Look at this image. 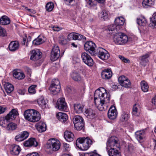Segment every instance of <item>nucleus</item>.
Segmentation results:
<instances>
[{
    "instance_id": "nucleus-11",
    "label": "nucleus",
    "mask_w": 156,
    "mask_h": 156,
    "mask_svg": "<svg viewBox=\"0 0 156 156\" xmlns=\"http://www.w3.org/2000/svg\"><path fill=\"white\" fill-rule=\"evenodd\" d=\"M56 107L60 110H65L66 109L67 105L64 98H60L58 100Z\"/></svg>"
},
{
    "instance_id": "nucleus-7",
    "label": "nucleus",
    "mask_w": 156,
    "mask_h": 156,
    "mask_svg": "<svg viewBox=\"0 0 156 156\" xmlns=\"http://www.w3.org/2000/svg\"><path fill=\"white\" fill-rule=\"evenodd\" d=\"M96 54L99 58L102 60H107L109 57L108 52L101 48H99L96 50Z\"/></svg>"
},
{
    "instance_id": "nucleus-49",
    "label": "nucleus",
    "mask_w": 156,
    "mask_h": 156,
    "mask_svg": "<svg viewBox=\"0 0 156 156\" xmlns=\"http://www.w3.org/2000/svg\"><path fill=\"white\" fill-rule=\"evenodd\" d=\"M76 33H71L68 35L67 39L69 41L76 40Z\"/></svg>"
},
{
    "instance_id": "nucleus-59",
    "label": "nucleus",
    "mask_w": 156,
    "mask_h": 156,
    "mask_svg": "<svg viewBox=\"0 0 156 156\" xmlns=\"http://www.w3.org/2000/svg\"><path fill=\"white\" fill-rule=\"evenodd\" d=\"M57 81H58L59 82V85L60 84V82L58 79H53L52 80V83L51 85H55L56 86V84L57 83Z\"/></svg>"
},
{
    "instance_id": "nucleus-54",
    "label": "nucleus",
    "mask_w": 156,
    "mask_h": 156,
    "mask_svg": "<svg viewBox=\"0 0 156 156\" xmlns=\"http://www.w3.org/2000/svg\"><path fill=\"white\" fill-rule=\"evenodd\" d=\"M75 0H64L65 3L68 5L73 6L75 4Z\"/></svg>"
},
{
    "instance_id": "nucleus-22",
    "label": "nucleus",
    "mask_w": 156,
    "mask_h": 156,
    "mask_svg": "<svg viewBox=\"0 0 156 156\" xmlns=\"http://www.w3.org/2000/svg\"><path fill=\"white\" fill-rule=\"evenodd\" d=\"M19 46V44L18 41H12L9 44L8 48L10 51H14L18 49Z\"/></svg>"
},
{
    "instance_id": "nucleus-50",
    "label": "nucleus",
    "mask_w": 156,
    "mask_h": 156,
    "mask_svg": "<svg viewBox=\"0 0 156 156\" xmlns=\"http://www.w3.org/2000/svg\"><path fill=\"white\" fill-rule=\"evenodd\" d=\"M76 40H85L86 39V37L78 33H76Z\"/></svg>"
},
{
    "instance_id": "nucleus-42",
    "label": "nucleus",
    "mask_w": 156,
    "mask_h": 156,
    "mask_svg": "<svg viewBox=\"0 0 156 156\" xmlns=\"http://www.w3.org/2000/svg\"><path fill=\"white\" fill-rule=\"evenodd\" d=\"M137 23L138 25L142 26L145 25L147 23V21L144 17L142 19H137Z\"/></svg>"
},
{
    "instance_id": "nucleus-1",
    "label": "nucleus",
    "mask_w": 156,
    "mask_h": 156,
    "mask_svg": "<svg viewBox=\"0 0 156 156\" xmlns=\"http://www.w3.org/2000/svg\"><path fill=\"white\" fill-rule=\"evenodd\" d=\"M107 93L105 89L103 87H100L95 91L94 97V104L97 108L100 111L106 110L108 107L107 105L105 103L106 99L109 101V98L107 97Z\"/></svg>"
},
{
    "instance_id": "nucleus-18",
    "label": "nucleus",
    "mask_w": 156,
    "mask_h": 156,
    "mask_svg": "<svg viewBox=\"0 0 156 156\" xmlns=\"http://www.w3.org/2000/svg\"><path fill=\"white\" fill-rule=\"evenodd\" d=\"M112 72L110 69H106L102 72L101 76L103 79L108 80L112 77Z\"/></svg>"
},
{
    "instance_id": "nucleus-52",
    "label": "nucleus",
    "mask_w": 156,
    "mask_h": 156,
    "mask_svg": "<svg viewBox=\"0 0 156 156\" xmlns=\"http://www.w3.org/2000/svg\"><path fill=\"white\" fill-rule=\"evenodd\" d=\"M127 78V77L123 75L121 76L118 79V81L121 86Z\"/></svg>"
},
{
    "instance_id": "nucleus-33",
    "label": "nucleus",
    "mask_w": 156,
    "mask_h": 156,
    "mask_svg": "<svg viewBox=\"0 0 156 156\" xmlns=\"http://www.w3.org/2000/svg\"><path fill=\"white\" fill-rule=\"evenodd\" d=\"M154 1L155 0H144L142 5L144 7L147 8L153 5Z\"/></svg>"
},
{
    "instance_id": "nucleus-5",
    "label": "nucleus",
    "mask_w": 156,
    "mask_h": 156,
    "mask_svg": "<svg viewBox=\"0 0 156 156\" xmlns=\"http://www.w3.org/2000/svg\"><path fill=\"white\" fill-rule=\"evenodd\" d=\"M60 146L59 141L54 138L49 139L46 145L47 148L55 151H58L60 148Z\"/></svg>"
},
{
    "instance_id": "nucleus-40",
    "label": "nucleus",
    "mask_w": 156,
    "mask_h": 156,
    "mask_svg": "<svg viewBox=\"0 0 156 156\" xmlns=\"http://www.w3.org/2000/svg\"><path fill=\"white\" fill-rule=\"evenodd\" d=\"M129 118V114L125 112H123L121 114L120 120L121 122L126 121L128 120Z\"/></svg>"
},
{
    "instance_id": "nucleus-61",
    "label": "nucleus",
    "mask_w": 156,
    "mask_h": 156,
    "mask_svg": "<svg viewBox=\"0 0 156 156\" xmlns=\"http://www.w3.org/2000/svg\"><path fill=\"white\" fill-rule=\"evenodd\" d=\"M26 90L24 89H19L18 90V93L21 95H24L25 93Z\"/></svg>"
},
{
    "instance_id": "nucleus-63",
    "label": "nucleus",
    "mask_w": 156,
    "mask_h": 156,
    "mask_svg": "<svg viewBox=\"0 0 156 156\" xmlns=\"http://www.w3.org/2000/svg\"><path fill=\"white\" fill-rule=\"evenodd\" d=\"M26 156H40L39 154L36 152L33 153L27 154Z\"/></svg>"
},
{
    "instance_id": "nucleus-58",
    "label": "nucleus",
    "mask_w": 156,
    "mask_h": 156,
    "mask_svg": "<svg viewBox=\"0 0 156 156\" xmlns=\"http://www.w3.org/2000/svg\"><path fill=\"white\" fill-rule=\"evenodd\" d=\"M138 109L136 107V105L135 104L133 106V115L136 116L137 115V112Z\"/></svg>"
},
{
    "instance_id": "nucleus-46",
    "label": "nucleus",
    "mask_w": 156,
    "mask_h": 156,
    "mask_svg": "<svg viewBox=\"0 0 156 156\" xmlns=\"http://www.w3.org/2000/svg\"><path fill=\"white\" fill-rule=\"evenodd\" d=\"M37 86L35 85H33L30 86L29 87L28 90L29 93L31 94H35L36 93L35 88Z\"/></svg>"
},
{
    "instance_id": "nucleus-23",
    "label": "nucleus",
    "mask_w": 156,
    "mask_h": 156,
    "mask_svg": "<svg viewBox=\"0 0 156 156\" xmlns=\"http://www.w3.org/2000/svg\"><path fill=\"white\" fill-rule=\"evenodd\" d=\"M109 14L108 11L105 10H103L99 12L98 16L101 20H105L108 19Z\"/></svg>"
},
{
    "instance_id": "nucleus-55",
    "label": "nucleus",
    "mask_w": 156,
    "mask_h": 156,
    "mask_svg": "<svg viewBox=\"0 0 156 156\" xmlns=\"http://www.w3.org/2000/svg\"><path fill=\"white\" fill-rule=\"evenodd\" d=\"M108 29L109 31H114L115 30H119L117 29L116 27V26L115 24L109 26L108 27Z\"/></svg>"
},
{
    "instance_id": "nucleus-9",
    "label": "nucleus",
    "mask_w": 156,
    "mask_h": 156,
    "mask_svg": "<svg viewBox=\"0 0 156 156\" xmlns=\"http://www.w3.org/2000/svg\"><path fill=\"white\" fill-rule=\"evenodd\" d=\"M83 61L89 66H92L94 64V61L92 58L87 53H83L81 55Z\"/></svg>"
},
{
    "instance_id": "nucleus-35",
    "label": "nucleus",
    "mask_w": 156,
    "mask_h": 156,
    "mask_svg": "<svg viewBox=\"0 0 156 156\" xmlns=\"http://www.w3.org/2000/svg\"><path fill=\"white\" fill-rule=\"evenodd\" d=\"M37 103L39 106L41 107L42 109L45 108L47 106V101L43 98H40L38 99Z\"/></svg>"
},
{
    "instance_id": "nucleus-62",
    "label": "nucleus",
    "mask_w": 156,
    "mask_h": 156,
    "mask_svg": "<svg viewBox=\"0 0 156 156\" xmlns=\"http://www.w3.org/2000/svg\"><path fill=\"white\" fill-rule=\"evenodd\" d=\"M87 5H88L90 7H91L94 5V4L92 0H89L87 2Z\"/></svg>"
},
{
    "instance_id": "nucleus-14",
    "label": "nucleus",
    "mask_w": 156,
    "mask_h": 156,
    "mask_svg": "<svg viewBox=\"0 0 156 156\" xmlns=\"http://www.w3.org/2000/svg\"><path fill=\"white\" fill-rule=\"evenodd\" d=\"M150 53L148 52L140 56V63L143 66H145L148 62V58L150 55Z\"/></svg>"
},
{
    "instance_id": "nucleus-51",
    "label": "nucleus",
    "mask_w": 156,
    "mask_h": 156,
    "mask_svg": "<svg viewBox=\"0 0 156 156\" xmlns=\"http://www.w3.org/2000/svg\"><path fill=\"white\" fill-rule=\"evenodd\" d=\"M118 57L119 58L122 62L127 63H129L130 62L129 59L122 55H119Z\"/></svg>"
},
{
    "instance_id": "nucleus-43",
    "label": "nucleus",
    "mask_w": 156,
    "mask_h": 156,
    "mask_svg": "<svg viewBox=\"0 0 156 156\" xmlns=\"http://www.w3.org/2000/svg\"><path fill=\"white\" fill-rule=\"evenodd\" d=\"M54 7V5L52 2H48L46 5V9L48 12H51L53 10Z\"/></svg>"
},
{
    "instance_id": "nucleus-16",
    "label": "nucleus",
    "mask_w": 156,
    "mask_h": 156,
    "mask_svg": "<svg viewBox=\"0 0 156 156\" xmlns=\"http://www.w3.org/2000/svg\"><path fill=\"white\" fill-rule=\"evenodd\" d=\"M41 118V116L39 113L36 111L30 116L27 120L32 122H36L39 121Z\"/></svg>"
},
{
    "instance_id": "nucleus-41",
    "label": "nucleus",
    "mask_w": 156,
    "mask_h": 156,
    "mask_svg": "<svg viewBox=\"0 0 156 156\" xmlns=\"http://www.w3.org/2000/svg\"><path fill=\"white\" fill-rule=\"evenodd\" d=\"M73 120L74 124L84 122L83 118L79 115L75 116L73 119Z\"/></svg>"
},
{
    "instance_id": "nucleus-13",
    "label": "nucleus",
    "mask_w": 156,
    "mask_h": 156,
    "mask_svg": "<svg viewBox=\"0 0 156 156\" xmlns=\"http://www.w3.org/2000/svg\"><path fill=\"white\" fill-rule=\"evenodd\" d=\"M31 53L32 55L30 59L32 60H37L41 57L42 53L39 49L32 50Z\"/></svg>"
},
{
    "instance_id": "nucleus-44",
    "label": "nucleus",
    "mask_w": 156,
    "mask_h": 156,
    "mask_svg": "<svg viewBox=\"0 0 156 156\" xmlns=\"http://www.w3.org/2000/svg\"><path fill=\"white\" fill-rule=\"evenodd\" d=\"M17 127L16 124L13 122L9 123L7 125V129L9 130H12L15 129Z\"/></svg>"
},
{
    "instance_id": "nucleus-60",
    "label": "nucleus",
    "mask_w": 156,
    "mask_h": 156,
    "mask_svg": "<svg viewBox=\"0 0 156 156\" xmlns=\"http://www.w3.org/2000/svg\"><path fill=\"white\" fill-rule=\"evenodd\" d=\"M7 109V108L0 106V114L4 113Z\"/></svg>"
},
{
    "instance_id": "nucleus-3",
    "label": "nucleus",
    "mask_w": 156,
    "mask_h": 156,
    "mask_svg": "<svg viewBox=\"0 0 156 156\" xmlns=\"http://www.w3.org/2000/svg\"><path fill=\"white\" fill-rule=\"evenodd\" d=\"M113 41L115 43L118 45H123L126 44L129 40L127 35L124 33L119 32L114 36Z\"/></svg>"
},
{
    "instance_id": "nucleus-27",
    "label": "nucleus",
    "mask_w": 156,
    "mask_h": 156,
    "mask_svg": "<svg viewBox=\"0 0 156 156\" xmlns=\"http://www.w3.org/2000/svg\"><path fill=\"white\" fill-rule=\"evenodd\" d=\"M36 127L37 130L40 132L45 131L46 129V125L42 122H40L37 125Z\"/></svg>"
},
{
    "instance_id": "nucleus-15",
    "label": "nucleus",
    "mask_w": 156,
    "mask_h": 156,
    "mask_svg": "<svg viewBox=\"0 0 156 156\" xmlns=\"http://www.w3.org/2000/svg\"><path fill=\"white\" fill-rule=\"evenodd\" d=\"M38 145V143L34 138H30L24 143V145L26 147L34 146L37 147Z\"/></svg>"
},
{
    "instance_id": "nucleus-38",
    "label": "nucleus",
    "mask_w": 156,
    "mask_h": 156,
    "mask_svg": "<svg viewBox=\"0 0 156 156\" xmlns=\"http://www.w3.org/2000/svg\"><path fill=\"white\" fill-rule=\"evenodd\" d=\"M13 75L15 78L18 80H22L25 77V75L24 73L16 71H14Z\"/></svg>"
},
{
    "instance_id": "nucleus-37",
    "label": "nucleus",
    "mask_w": 156,
    "mask_h": 156,
    "mask_svg": "<svg viewBox=\"0 0 156 156\" xmlns=\"http://www.w3.org/2000/svg\"><path fill=\"white\" fill-rule=\"evenodd\" d=\"M37 111L34 109H28L26 110L24 113V115L26 119L27 120L30 118V116L36 112Z\"/></svg>"
},
{
    "instance_id": "nucleus-53",
    "label": "nucleus",
    "mask_w": 156,
    "mask_h": 156,
    "mask_svg": "<svg viewBox=\"0 0 156 156\" xmlns=\"http://www.w3.org/2000/svg\"><path fill=\"white\" fill-rule=\"evenodd\" d=\"M83 154L84 156H101L98 154L93 152L83 153Z\"/></svg>"
},
{
    "instance_id": "nucleus-56",
    "label": "nucleus",
    "mask_w": 156,
    "mask_h": 156,
    "mask_svg": "<svg viewBox=\"0 0 156 156\" xmlns=\"http://www.w3.org/2000/svg\"><path fill=\"white\" fill-rule=\"evenodd\" d=\"M20 134L22 136L24 140L27 138L29 135L28 133L26 131L23 132Z\"/></svg>"
},
{
    "instance_id": "nucleus-57",
    "label": "nucleus",
    "mask_w": 156,
    "mask_h": 156,
    "mask_svg": "<svg viewBox=\"0 0 156 156\" xmlns=\"http://www.w3.org/2000/svg\"><path fill=\"white\" fill-rule=\"evenodd\" d=\"M15 139V140L17 141H22L24 140L22 136L20 134L16 136Z\"/></svg>"
},
{
    "instance_id": "nucleus-4",
    "label": "nucleus",
    "mask_w": 156,
    "mask_h": 156,
    "mask_svg": "<svg viewBox=\"0 0 156 156\" xmlns=\"http://www.w3.org/2000/svg\"><path fill=\"white\" fill-rule=\"evenodd\" d=\"M18 115V111L15 109H12L5 117V119H3L0 121V125L3 127L7 125L6 122L7 121L11 119H14Z\"/></svg>"
},
{
    "instance_id": "nucleus-25",
    "label": "nucleus",
    "mask_w": 156,
    "mask_h": 156,
    "mask_svg": "<svg viewBox=\"0 0 156 156\" xmlns=\"http://www.w3.org/2000/svg\"><path fill=\"white\" fill-rule=\"evenodd\" d=\"M10 23V18L7 16L4 15L0 18V25H6L9 24Z\"/></svg>"
},
{
    "instance_id": "nucleus-36",
    "label": "nucleus",
    "mask_w": 156,
    "mask_h": 156,
    "mask_svg": "<svg viewBox=\"0 0 156 156\" xmlns=\"http://www.w3.org/2000/svg\"><path fill=\"white\" fill-rule=\"evenodd\" d=\"M84 106L80 104H75L74 105V110L76 113H80L83 112Z\"/></svg>"
},
{
    "instance_id": "nucleus-45",
    "label": "nucleus",
    "mask_w": 156,
    "mask_h": 156,
    "mask_svg": "<svg viewBox=\"0 0 156 156\" xmlns=\"http://www.w3.org/2000/svg\"><path fill=\"white\" fill-rule=\"evenodd\" d=\"M74 124L75 128L77 130H80L82 129H83L84 126V122L74 123Z\"/></svg>"
},
{
    "instance_id": "nucleus-34",
    "label": "nucleus",
    "mask_w": 156,
    "mask_h": 156,
    "mask_svg": "<svg viewBox=\"0 0 156 156\" xmlns=\"http://www.w3.org/2000/svg\"><path fill=\"white\" fill-rule=\"evenodd\" d=\"M44 42V37L39 36L33 41V44L35 45H39Z\"/></svg>"
},
{
    "instance_id": "nucleus-48",
    "label": "nucleus",
    "mask_w": 156,
    "mask_h": 156,
    "mask_svg": "<svg viewBox=\"0 0 156 156\" xmlns=\"http://www.w3.org/2000/svg\"><path fill=\"white\" fill-rule=\"evenodd\" d=\"M7 36L6 30L0 26V37H5Z\"/></svg>"
},
{
    "instance_id": "nucleus-30",
    "label": "nucleus",
    "mask_w": 156,
    "mask_h": 156,
    "mask_svg": "<svg viewBox=\"0 0 156 156\" xmlns=\"http://www.w3.org/2000/svg\"><path fill=\"white\" fill-rule=\"evenodd\" d=\"M85 115L87 118L89 119H93L94 117L95 113L94 111L91 109H87L85 112Z\"/></svg>"
},
{
    "instance_id": "nucleus-21",
    "label": "nucleus",
    "mask_w": 156,
    "mask_h": 156,
    "mask_svg": "<svg viewBox=\"0 0 156 156\" xmlns=\"http://www.w3.org/2000/svg\"><path fill=\"white\" fill-rule=\"evenodd\" d=\"M55 85H51L49 88V90L54 94H56L58 93L60 90V85H59V82L57 81Z\"/></svg>"
},
{
    "instance_id": "nucleus-10",
    "label": "nucleus",
    "mask_w": 156,
    "mask_h": 156,
    "mask_svg": "<svg viewBox=\"0 0 156 156\" xmlns=\"http://www.w3.org/2000/svg\"><path fill=\"white\" fill-rule=\"evenodd\" d=\"M60 54V51L58 46H55L52 49L51 52V59L52 61L57 60L59 58Z\"/></svg>"
},
{
    "instance_id": "nucleus-47",
    "label": "nucleus",
    "mask_w": 156,
    "mask_h": 156,
    "mask_svg": "<svg viewBox=\"0 0 156 156\" xmlns=\"http://www.w3.org/2000/svg\"><path fill=\"white\" fill-rule=\"evenodd\" d=\"M122 86L126 88H129L131 86V82L130 80L127 78L126 80H125L124 83H122Z\"/></svg>"
},
{
    "instance_id": "nucleus-28",
    "label": "nucleus",
    "mask_w": 156,
    "mask_h": 156,
    "mask_svg": "<svg viewBox=\"0 0 156 156\" xmlns=\"http://www.w3.org/2000/svg\"><path fill=\"white\" fill-rule=\"evenodd\" d=\"M56 116L57 118L62 122L66 121L68 118L67 115L64 113L59 112Z\"/></svg>"
},
{
    "instance_id": "nucleus-12",
    "label": "nucleus",
    "mask_w": 156,
    "mask_h": 156,
    "mask_svg": "<svg viewBox=\"0 0 156 156\" xmlns=\"http://www.w3.org/2000/svg\"><path fill=\"white\" fill-rule=\"evenodd\" d=\"M117 114V112L115 107L114 106H112L108 111V117L110 119H114L116 118Z\"/></svg>"
},
{
    "instance_id": "nucleus-24",
    "label": "nucleus",
    "mask_w": 156,
    "mask_h": 156,
    "mask_svg": "<svg viewBox=\"0 0 156 156\" xmlns=\"http://www.w3.org/2000/svg\"><path fill=\"white\" fill-rule=\"evenodd\" d=\"M64 137L67 141L70 142L73 140L74 136L72 133L66 131L64 133Z\"/></svg>"
},
{
    "instance_id": "nucleus-39",
    "label": "nucleus",
    "mask_w": 156,
    "mask_h": 156,
    "mask_svg": "<svg viewBox=\"0 0 156 156\" xmlns=\"http://www.w3.org/2000/svg\"><path fill=\"white\" fill-rule=\"evenodd\" d=\"M140 86L142 90L144 92H147L148 90L149 87L147 83L143 80L141 81Z\"/></svg>"
},
{
    "instance_id": "nucleus-6",
    "label": "nucleus",
    "mask_w": 156,
    "mask_h": 156,
    "mask_svg": "<svg viewBox=\"0 0 156 156\" xmlns=\"http://www.w3.org/2000/svg\"><path fill=\"white\" fill-rule=\"evenodd\" d=\"M106 144V150L113 148L120 149V145L118 142L115 136H113L109 138Z\"/></svg>"
},
{
    "instance_id": "nucleus-64",
    "label": "nucleus",
    "mask_w": 156,
    "mask_h": 156,
    "mask_svg": "<svg viewBox=\"0 0 156 156\" xmlns=\"http://www.w3.org/2000/svg\"><path fill=\"white\" fill-rule=\"evenodd\" d=\"M59 43L62 44H65L66 43V40L62 38L59 40Z\"/></svg>"
},
{
    "instance_id": "nucleus-17",
    "label": "nucleus",
    "mask_w": 156,
    "mask_h": 156,
    "mask_svg": "<svg viewBox=\"0 0 156 156\" xmlns=\"http://www.w3.org/2000/svg\"><path fill=\"white\" fill-rule=\"evenodd\" d=\"M21 148L18 145L13 144L10 147V152L13 155H18L21 151Z\"/></svg>"
},
{
    "instance_id": "nucleus-31",
    "label": "nucleus",
    "mask_w": 156,
    "mask_h": 156,
    "mask_svg": "<svg viewBox=\"0 0 156 156\" xmlns=\"http://www.w3.org/2000/svg\"><path fill=\"white\" fill-rule=\"evenodd\" d=\"M71 77L74 81L80 82L82 80V78L80 75L77 72H73L71 74Z\"/></svg>"
},
{
    "instance_id": "nucleus-8",
    "label": "nucleus",
    "mask_w": 156,
    "mask_h": 156,
    "mask_svg": "<svg viewBox=\"0 0 156 156\" xmlns=\"http://www.w3.org/2000/svg\"><path fill=\"white\" fill-rule=\"evenodd\" d=\"M95 47L96 45L95 43L91 41L87 42L84 46V49L86 51H88L92 55H94Z\"/></svg>"
},
{
    "instance_id": "nucleus-26",
    "label": "nucleus",
    "mask_w": 156,
    "mask_h": 156,
    "mask_svg": "<svg viewBox=\"0 0 156 156\" xmlns=\"http://www.w3.org/2000/svg\"><path fill=\"white\" fill-rule=\"evenodd\" d=\"M145 131L144 130H140L136 131L135 133L136 139L138 141H140L145 138Z\"/></svg>"
},
{
    "instance_id": "nucleus-2",
    "label": "nucleus",
    "mask_w": 156,
    "mask_h": 156,
    "mask_svg": "<svg viewBox=\"0 0 156 156\" xmlns=\"http://www.w3.org/2000/svg\"><path fill=\"white\" fill-rule=\"evenodd\" d=\"M92 141L89 137H81L78 138L76 140V146L82 151L87 150L90 145L92 144Z\"/></svg>"
},
{
    "instance_id": "nucleus-20",
    "label": "nucleus",
    "mask_w": 156,
    "mask_h": 156,
    "mask_svg": "<svg viewBox=\"0 0 156 156\" xmlns=\"http://www.w3.org/2000/svg\"><path fill=\"white\" fill-rule=\"evenodd\" d=\"M125 20L122 17H119L115 19V24L116 26L118 29H120L122 26H123Z\"/></svg>"
},
{
    "instance_id": "nucleus-29",
    "label": "nucleus",
    "mask_w": 156,
    "mask_h": 156,
    "mask_svg": "<svg viewBox=\"0 0 156 156\" xmlns=\"http://www.w3.org/2000/svg\"><path fill=\"white\" fill-rule=\"evenodd\" d=\"M4 88L7 93H10L14 89V86L11 83L8 82L5 83L4 85Z\"/></svg>"
},
{
    "instance_id": "nucleus-19",
    "label": "nucleus",
    "mask_w": 156,
    "mask_h": 156,
    "mask_svg": "<svg viewBox=\"0 0 156 156\" xmlns=\"http://www.w3.org/2000/svg\"><path fill=\"white\" fill-rule=\"evenodd\" d=\"M120 149L117 148H111L107 150L109 156H121V153L119 151Z\"/></svg>"
},
{
    "instance_id": "nucleus-32",
    "label": "nucleus",
    "mask_w": 156,
    "mask_h": 156,
    "mask_svg": "<svg viewBox=\"0 0 156 156\" xmlns=\"http://www.w3.org/2000/svg\"><path fill=\"white\" fill-rule=\"evenodd\" d=\"M149 26L152 28H156V12L154 13L152 18H150Z\"/></svg>"
}]
</instances>
